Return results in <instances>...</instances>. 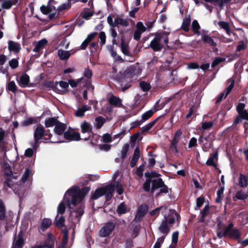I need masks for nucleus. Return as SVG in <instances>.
Returning a JSON list of instances; mask_svg holds the SVG:
<instances>
[{"instance_id": "obj_1", "label": "nucleus", "mask_w": 248, "mask_h": 248, "mask_svg": "<svg viewBox=\"0 0 248 248\" xmlns=\"http://www.w3.org/2000/svg\"><path fill=\"white\" fill-rule=\"evenodd\" d=\"M90 190V187H85L81 190L78 186H74L68 189L65 194L63 201L61 202L58 206V213L62 214L64 213L65 205L64 201L69 205L70 204L76 205L78 202L82 201L85 195L89 192Z\"/></svg>"}, {"instance_id": "obj_2", "label": "nucleus", "mask_w": 248, "mask_h": 248, "mask_svg": "<svg viewBox=\"0 0 248 248\" xmlns=\"http://www.w3.org/2000/svg\"><path fill=\"white\" fill-rule=\"evenodd\" d=\"M169 34V33L167 31L156 33L155 35L154 39L151 41L149 47L154 51H161L165 46L168 45Z\"/></svg>"}, {"instance_id": "obj_3", "label": "nucleus", "mask_w": 248, "mask_h": 248, "mask_svg": "<svg viewBox=\"0 0 248 248\" xmlns=\"http://www.w3.org/2000/svg\"><path fill=\"white\" fill-rule=\"evenodd\" d=\"M114 187L111 186H107L105 187L96 189L92 194V198L94 200L98 199L102 196L106 194L107 200H110L112 196Z\"/></svg>"}, {"instance_id": "obj_4", "label": "nucleus", "mask_w": 248, "mask_h": 248, "mask_svg": "<svg viewBox=\"0 0 248 248\" xmlns=\"http://www.w3.org/2000/svg\"><path fill=\"white\" fill-rule=\"evenodd\" d=\"M165 210L163 211L162 215L164 217V220H163L160 225L158 230L159 232L163 234V236H165V238L169 232L170 231V228L168 224V216L167 213H171L174 214L173 211H171L169 208H165Z\"/></svg>"}, {"instance_id": "obj_5", "label": "nucleus", "mask_w": 248, "mask_h": 248, "mask_svg": "<svg viewBox=\"0 0 248 248\" xmlns=\"http://www.w3.org/2000/svg\"><path fill=\"white\" fill-rule=\"evenodd\" d=\"M48 136V138H44V142H47L48 140H50L52 135L48 134L47 131H46L44 128L41 125H38L35 129L34 133V140L36 142H38L43 136Z\"/></svg>"}, {"instance_id": "obj_6", "label": "nucleus", "mask_w": 248, "mask_h": 248, "mask_svg": "<svg viewBox=\"0 0 248 248\" xmlns=\"http://www.w3.org/2000/svg\"><path fill=\"white\" fill-rule=\"evenodd\" d=\"M233 224L230 223L226 226V231L227 232V236L232 239L238 240L241 238V232L239 230L236 229H233Z\"/></svg>"}, {"instance_id": "obj_7", "label": "nucleus", "mask_w": 248, "mask_h": 248, "mask_svg": "<svg viewBox=\"0 0 248 248\" xmlns=\"http://www.w3.org/2000/svg\"><path fill=\"white\" fill-rule=\"evenodd\" d=\"M115 225L112 222H108L100 230L99 235L102 237L108 236L113 232Z\"/></svg>"}, {"instance_id": "obj_8", "label": "nucleus", "mask_w": 248, "mask_h": 248, "mask_svg": "<svg viewBox=\"0 0 248 248\" xmlns=\"http://www.w3.org/2000/svg\"><path fill=\"white\" fill-rule=\"evenodd\" d=\"M229 85L225 88V91L222 92L218 96L217 99V102H219L223 98H225L231 92L234 85V80L232 78H230L228 80Z\"/></svg>"}, {"instance_id": "obj_9", "label": "nucleus", "mask_w": 248, "mask_h": 248, "mask_svg": "<svg viewBox=\"0 0 248 248\" xmlns=\"http://www.w3.org/2000/svg\"><path fill=\"white\" fill-rule=\"evenodd\" d=\"M142 71V67L137 63L132 65L127 69V74L130 78H134L135 76L140 75Z\"/></svg>"}, {"instance_id": "obj_10", "label": "nucleus", "mask_w": 248, "mask_h": 248, "mask_svg": "<svg viewBox=\"0 0 248 248\" xmlns=\"http://www.w3.org/2000/svg\"><path fill=\"white\" fill-rule=\"evenodd\" d=\"M146 28L144 26L141 22H138L136 24V30L134 33V39L136 40H139L142 33L145 31Z\"/></svg>"}, {"instance_id": "obj_11", "label": "nucleus", "mask_w": 248, "mask_h": 248, "mask_svg": "<svg viewBox=\"0 0 248 248\" xmlns=\"http://www.w3.org/2000/svg\"><path fill=\"white\" fill-rule=\"evenodd\" d=\"M245 106L244 103L238 104L236 107V111L243 120L248 121V110L245 109Z\"/></svg>"}, {"instance_id": "obj_12", "label": "nucleus", "mask_w": 248, "mask_h": 248, "mask_svg": "<svg viewBox=\"0 0 248 248\" xmlns=\"http://www.w3.org/2000/svg\"><path fill=\"white\" fill-rule=\"evenodd\" d=\"M80 134L78 132L73 131H67L64 133V138L67 141L79 140L80 139Z\"/></svg>"}, {"instance_id": "obj_13", "label": "nucleus", "mask_w": 248, "mask_h": 248, "mask_svg": "<svg viewBox=\"0 0 248 248\" xmlns=\"http://www.w3.org/2000/svg\"><path fill=\"white\" fill-rule=\"evenodd\" d=\"M182 135V131L181 129L177 130L174 135L172 140L171 141L170 148L176 152H177V145Z\"/></svg>"}, {"instance_id": "obj_14", "label": "nucleus", "mask_w": 248, "mask_h": 248, "mask_svg": "<svg viewBox=\"0 0 248 248\" xmlns=\"http://www.w3.org/2000/svg\"><path fill=\"white\" fill-rule=\"evenodd\" d=\"M69 84L66 81H61L56 82L55 89L59 93H62L67 91Z\"/></svg>"}, {"instance_id": "obj_15", "label": "nucleus", "mask_w": 248, "mask_h": 248, "mask_svg": "<svg viewBox=\"0 0 248 248\" xmlns=\"http://www.w3.org/2000/svg\"><path fill=\"white\" fill-rule=\"evenodd\" d=\"M218 160V152L217 151L213 152L207 160L206 164L209 166H213L215 168H217V166L216 162Z\"/></svg>"}, {"instance_id": "obj_16", "label": "nucleus", "mask_w": 248, "mask_h": 248, "mask_svg": "<svg viewBox=\"0 0 248 248\" xmlns=\"http://www.w3.org/2000/svg\"><path fill=\"white\" fill-rule=\"evenodd\" d=\"M80 127L81 129V131L83 133H87L88 134H89V137L85 138L84 140H89V137L90 136V134H91L92 133V125L90 123H89L86 121H84L81 124Z\"/></svg>"}, {"instance_id": "obj_17", "label": "nucleus", "mask_w": 248, "mask_h": 248, "mask_svg": "<svg viewBox=\"0 0 248 248\" xmlns=\"http://www.w3.org/2000/svg\"><path fill=\"white\" fill-rule=\"evenodd\" d=\"M17 80L19 86L25 88L29 84L30 77L27 74L24 73L19 77L18 79H17Z\"/></svg>"}, {"instance_id": "obj_18", "label": "nucleus", "mask_w": 248, "mask_h": 248, "mask_svg": "<svg viewBox=\"0 0 248 248\" xmlns=\"http://www.w3.org/2000/svg\"><path fill=\"white\" fill-rule=\"evenodd\" d=\"M47 41L45 39H43L38 41L35 43L34 48H33V51L40 54L41 50L44 49L45 46L47 44Z\"/></svg>"}, {"instance_id": "obj_19", "label": "nucleus", "mask_w": 248, "mask_h": 248, "mask_svg": "<svg viewBox=\"0 0 248 248\" xmlns=\"http://www.w3.org/2000/svg\"><path fill=\"white\" fill-rule=\"evenodd\" d=\"M8 49L10 51H13L16 54L21 49V46L19 43L13 41H9L8 42Z\"/></svg>"}, {"instance_id": "obj_20", "label": "nucleus", "mask_w": 248, "mask_h": 248, "mask_svg": "<svg viewBox=\"0 0 248 248\" xmlns=\"http://www.w3.org/2000/svg\"><path fill=\"white\" fill-rule=\"evenodd\" d=\"M97 33L93 32L88 35L86 39L83 42L80 46V49H85L89 43L96 36Z\"/></svg>"}, {"instance_id": "obj_21", "label": "nucleus", "mask_w": 248, "mask_h": 248, "mask_svg": "<svg viewBox=\"0 0 248 248\" xmlns=\"http://www.w3.org/2000/svg\"><path fill=\"white\" fill-rule=\"evenodd\" d=\"M65 124L59 122L54 127V131L56 135L61 136L64 133V131L65 130Z\"/></svg>"}, {"instance_id": "obj_22", "label": "nucleus", "mask_w": 248, "mask_h": 248, "mask_svg": "<svg viewBox=\"0 0 248 248\" xmlns=\"http://www.w3.org/2000/svg\"><path fill=\"white\" fill-rule=\"evenodd\" d=\"M22 232H19L16 240H15L13 243L12 248H22L24 245V240L22 238Z\"/></svg>"}, {"instance_id": "obj_23", "label": "nucleus", "mask_w": 248, "mask_h": 248, "mask_svg": "<svg viewBox=\"0 0 248 248\" xmlns=\"http://www.w3.org/2000/svg\"><path fill=\"white\" fill-rule=\"evenodd\" d=\"M57 54L60 59L62 61L67 60L71 55V51H66L63 49H59Z\"/></svg>"}, {"instance_id": "obj_24", "label": "nucleus", "mask_w": 248, "mask_h": 248, "mask_svg": "<svg viewBox=\"0 0 248 248\" xmlns=\"http://www.w3.org/2000/svg\"><path fill=\"white\" fill-rule=\"evenodd\" d=\"M147 211V206L146 205H141L138 208L135 219L137 220L139 219L140 217H143Z\"/></svg>"}, {"instance_id": "obj_25", "label": "nucleus", "mask_w": 248, "mask_h": 248, "mask_svg": "<svg viewBox=\"0 0 248 248\" xmlns=\"http://www.w3.org/2000/svg\"><path fill=\"white\" fill-rule=\"evenodd\" d=\"M164 182L162 179L158 178L154 179L152 181V186L151 187V191L153 192L155 189L159 188L162 186L164 184Z\"/></svg>"}, {"instance_id": "obj_26", "label": "nucleus", "mask_w": 248, "mask_h": 248, "mask_svg": "<svg viewBox=\"0 0 248 248\" xmlns=\"http://www.w3.org/2000/svg\"><path fill=\"white\" fill-rule=\"evenodd\" d=\"M115 27H118L119 25H121L124 27H127L129 25L128 20L125 18H123L120 16H117L115 18Z\"/></svg>"}, {"instance_id": "obj_27", "label": "nucleus", "mask_w": 248, "mask_h": 248, "mask_svg": "<svg viewBox=\"0 0 248 248\" xmlns=\"http://www.w3.org/2000/svg\"><path fill=\"white\" fill-rule=\"evenodd\" d=\"M109 103L111 105L116 107H120L122 106L121 99L115 96H111L109 99Z\"/></svg>"}, {"instance_id": "obj_28", "label": "nucleus", "mask_w": 248, "mask_h": 248, "mask_svg": "<svg viewBox=\"0 0 248 248\" xmlns=\"http://www.w3.org/2000/svg\"><path fill=\"white\" fill-rule=\"evenodd\" d=\"M238 185L242 187H246L248 185V176L240 174L238 179Z\"/></svg>"}, {"instance_id": "obj_29", "label": "nucleus", "mask_w": 248, "mask_h": 248, "mask_svg": "<svg viewBox=\"0 0 248 248\" xmlns=\"http://www.w3.org/2000/svg\"><path fill=\"white\" fill-rule=\"evenodd\" d=\"M121 50L123 54L125 56H131V54L129 50V46L128 44L124 42L123 39H122L121 43Z\"/></svg>"}, {"instance_id": "obj_30", "label": "nucleus", "mask_w": 248, "mask_h": 248, "mask_svg": "<svg viewBox=\"0 0 248 248\" xmlns=\"http://www.w3.org/2000/svg\"><path fill=\"white\" fill-rule=\"evenodd\" d=\"M140 155V152L139 148H136L134 150L133 156L131 161L130 166L131 167H134L137 161H138Z\"/></svg>"}, {"instance_id": "obj_31", "label": "nucleus", "mask_w": 248, "mask_h": 248, "mask_svg": "<svg viewBox=\"0 0 248 248\" xmlns=\"http://www.w3.org/2000/svg\"><path fill=\"white\" fill-rule=\"evenodd\" d=\"M91 108V107H89L87 105H84L81 108H78L77 111L75 112V115L78 117H82L84 115L85 112L90 110Z\"/></svg>"}, {"instance_id": "obj_32", "label": "nucleus", "mask_w": 248, "mask_h": 248, "mask_svg": "<svg viewBox=\"0 0 248 248\" xmlns=\"http://www.w3.org/2000/svg\"><path fill=\"white\" fill-rule=\"evenodd\" d=\"M18 1V0H5L2 4V7L3 9H9L16 5Z\"/></svg>"}, {"instance_id": "obj_33", "label": "nucleus", "mask_w": 248, "mask_h": 248, "mask_svg": "<svg viewBox=\"0 0 248 248\" xmlns=\"http://www.w3.org/2000/svg\"><path fill=\"white\" fill-rule=\"evenodd\" d=\"M202 39L204 43H207L212 46H216L217 44L213 39L207 34H203L202 35Z\"/></svg>"}, {"instance_id": "obj_34", "label": "nucleus", "mask_w": 248, "mask_h": 248, "mask_svg": "<svg viewBox=\"0 0 248 248\" xmlns=\"http://www.w3.org/2000/svg\"><path fill=\"white\" fill-rule=\"evenodd\" d=\"M191 22L190 17L188 16L185 17L183 21L181 28L186 31H188L189 29V26Z\"/></svg>"}, {"instance_id": "obj_35", "label": "nucleus", "mask_w": 248, "mask_h": 248, "mask_svg": "<svg viewBox=\"0 0 248 248\" xmlns=\"http://www.w3.org/2000/svg\"><path fill=\"white\" fill-rule=\"evenodd\" d=\"M32 173L31 171V170L30 169H27L24 174H23L21 180L22 183H25L28 179L29 182L30 181V179L32 177Z\"/></svg>"}, {"instance_id": "obj_36", "label": "nucleus", "mask_w": 248, "mask_h": 248, "mask_svg": "<svg viewBox=\"0 0 248 248\" xmlns=\"http://www.w3.org/2000/svg\"><path fill=\"white\" fill-rule=\"evenodd\" d=\"M59 121L55 118H48L45 120V125L46 127L56 126Z\"/></svg>"}, {"instance_id": "obj_37", "label": "nucleus", "mask_w": 248, "mask_h": 248, "mask_svg": "<svg viewBox=\"0 0 248 248\" xmlns=\"http://www.w3.org/2000/svg\"><path fill=\"white\" fill-rule=\"evenodd\" d=\"M52 224V221L48 218H45L42 221L41 228L44 231L48 228Z\"/></svg>"}, {"instance_id": "obj_38", "label": "nucleus", "mask_w": 248, "mask_h": 248, "mask_svg": "<svg viewBox=\"0 0 248 248\" xmlns=\"http://www.w3.org/2000/svg\"><path fill=\"white\" fill-rule=\"evenodd\" d=\"M218 26L223 29L226 32L228 35L231 34V31L229 28V24L228 23L224 21H220L218 23Z\"/></svg>"}, {"instance_id": "obj_39", "label": "nucleus", "mask_w": 248, "mask_h": 248, "mask_svg": "<svg viewBox=\"0 0 248 248\" xmlns=\"http://www.w3.org/2000/svg\"><path fill=\"white\" fill-rule=\"evenodd\" d=\"M114 187V191L116 190L119 195H121L123 193L124 189L122 185L119 184L118 182L114 183L113 185H109Z\"/></svg>"}, {"instance_id": "obj_40", "label": "nucleus", "mask_w": 248, "mask_h": 248, "mask_svg": "<svg viewBox=\"0 0 248 248\" xmlns=\"http://www.w3.org/2000/svg\"><path fill=\"white\" fill-rule=\"evenodd\" d=\"M209 211V207L208 205L204 206V208L201 211V217L200 221L201 222L204 221V217L208 214Z\"/></svg>"}, {"instance_id": "obj_41", "label": "nucleus", "mask_w": 248, "mask_h": 248, "mask_svg": "<svg viewBox=\"0 0 248 248\" xmlns=\"http://www.w3.org/2000/svg\"><path fill=\"white\" fill-rule=\"evenodd\" d=\"M200 26L196 20H194L192 23V29L194 32L198 35H200L199 29Z\"/></svg>"}, {"instance_id": "obj_42", "label": "nucleus", "mask_w": 248, "mask_h": 248, "mask_svg": "<svg viewBox=\"0 0 248 248\" xmlns=\"http://www.w3.org/2000/svg\"><path fill=\"white\" fill-rule=\"evenodd\" d=\"M235 196L239 200H245L248 197V192L241 190L236 193Z\"/></svg>"}, {"instance_id": "obj_43", "label": "nucleus", "mask_w": 248, "mask_h": 248, "mask_svg": "<svg viewBox=\"0 0 248 248\" xmlns=\"http://www.w3.org/2000/svg\"><path fill=\"white\" fill-rule=\"evenodd\" d=\"M154 113V111L153 109H150L142 115L141 120L143 122H144L149 119Z\"/></svg>"}, {"instance_id": "obj_44", "label": "nucleus", "mask_w": 248, "mask_h": 248, "mask_svg": "<svg viewBox=\"0 0 248 248\" xmlns=\"http://www.w3.org/2000/svg\"><path fill=\"white\" fill-rule=\"evenodd\" d=\"M213 122H204L202 123V126L201 127L199 128L200 130L202 129L203 130H208L211 128L212 126L213 125Z\"/></svg>"}, {"instance_id": "obj_45", "label": "nucleus", "mask_w": 248, "mask_h": 248, "mask_svg": "<svg viewBox=\"0 0 248 248\" xmlns=\"http://www.w3.org/2000/svg\"><path fill=\"white\" fill-rule=\"evenodd\" d=\"M152 180L151 179V178H148L146 179V181L143 184V189L144 191L146 192L149 191L150 190H151V183Z\"/></svg>"}, {"instance_id": "obj_46", "label": "nucleus", "mask_w": 248, "mask_h": 248, "mask_svg": "<svg viewBox=\"0 0 248 248\" xmlns=\"http://www.w3.org/2000/svg\"><path fill=\"white\" fill-rule=\"evenodd\" d=\"M105 119L103 117L101 116L97 117L95 119L96 126L97 128H100L105 123Z\"/></svg>"}, {"instance_id": "obj_47", "label": "nucleus", "mask_w": 248, "mask_h": 248, "mask_svg": "<svg viewBox=\"0 0 248 248\" xmlns=\"http://www.w3.org/2000/svg\"><path fill=\"white\" fill-rule=\"evenodd\" d=\"M64 218L63 217L57 216L55 219V223L57 227L61 228L64 226Z\"/></svg>"}, {"instance_id": "obj_48", "label": "nucleus", "mask_w": 248, "mask_h": 248, "mask_svg": "<svg viewBox=\"0 0 248 248\" xmlns=\"http://www.w3.org/2000/svg\"><path fill=\"white\" fill-rule=\"evenodd\" d=\"M117 212L119 215L125 214L127 212V209L124 202L121 203L118 207Z\"/></svg>"}, {"instance_id": "obj_49", "label": "nucleus", "mask_w": 248, "mask_h": 248, "mask_svg": "<svg viewBox=\"0 0 248 248\" xmlns=\"http://www.w3.org/2000/svg\"><path fill=\"white\" fill-rule=\"evenodd\" d=\"M171 211H173L174 212V214L172 213H167V216H168V222H169L170 225H172L174 223L175 220V217L177 216L176 212L174 210H171Z\"/></svg>"}, {"instance_id": "obj_50", "label": "nucleus", "mask_w": 248, "mask_h": 248, "mask_svg": "<svg viewBox=\"0 0 248 248\" xmlns=\"http://www.w3.org/2000/svg\"><path fill=\"white\" fill-rule=\"evenodd\" d=\"M7 89L15 93L17 89V86L14 81H10L8 84Z\"/></svg>"}, {"instance_id": "obj_51", "label": "nucleus", "mask_w": 248, "mask_h": 248, "mask_svg": "<svg viewBox=\"0 0 248 248\" xmlns=\"http://www.w3.org/2000/svg\"><path fill=\"white\" fill-rule=\"evenodd\" d=\"M165 208H169L167 206H161L160 207L156 208V209L152 210L150 212V215L151 216H156L159 214V211H161V213H162L163 211L165 210Z\"/></svg>"}, {"instance_id": "obj_52", "label": "nucleus", "mask_w": 248, "mask_h": 248, "mask_svg": "<svg viewBox=\"0 0 248 248\" xmlns=\"http://www.w3.org/2000/svg\"><path fill=\"white\" fill-rule=\"evenodd\" d=\"M68 232L65 231L63 234V240L61 245L59 246L58 248H65V246L67 243L68 241Z\"/></svg>"}, {"instance_id": "obj_53", "label": "nucleus", "mask_w": 248, "mask_h": 248, "mask_svg": "<svg viewBox=\"0 0 248 248\" xmlns=\"http://www.w3.org/2000/svg\"><path fill=\"white\" fill-rule=\"evenodd\" d=\"M156 122V120H155L154 121L150 122V123L146 124L144 126L142 127V131L144 132L148 131L150 129H151L152 128L154 125L155 124Z\"/></svg>"}, {"instance_id": "obj_54", "label": "nucleus", "mask_w": 248, "mask_h": 248, "mask_svg": "<svg viewBox=\"0 0 248 248\" xmlns=\"http://www.w3.org/2000/svg\"><path fill=\"white\" fill-rule=\"evenodd\" d=\"M141 89L144 92H146L149 90L151 88V86L149 83H147L145 81H141L140 83Z\"/></svg>"}, {"instance_id": "obj_55", "label": "nucleus", "mask_w": 248, "mask_h": 248, "mask_svg": "<svg viewBox=\"0 0 248 248\" xmlns=\"http://www.w3.org/2000/svg\"><path fill=\"white\" fill-rule=\"evenodd\" d=\"M129 147V145L127 144H125L123 146L121 151V157L123 159L126 156Z\"/></svg>"}, {"instance_id": "obj_56", "label": "nucleus", "mask_w": 248, "mask_h": 248, "mask_svg": "<svg viewBox=\"0 0 248 248\" xmlns=\"http://www.w3.org/2000/svg\"><path fill=\"white\" fill-rule=\"evenodd\" d=\"M165 236L158 238L154 246V248H160L165 240Z\"/></svg>"}, {"instance_id": "obj_57", "label": "nucleus", "mask_w": 248, "mask_h": 248, "mask_svg": "<svg viewBox=\"0 0 248 248\" xmlns=\"http://www.w3.org/2000/svg\"><path fill=\"white\" fill-rule=\"evenodd\" d=\"M5 217V208L3 202L0 200V219L3 220Z\"/></svg>"}, {"instance_id": "obj_58", "label": "nucleus", "mask_w": 248, "mask_h": 248, "mask_svg": "<svg viewBox=\"0 0 248 248\" xmlns=\"http://www.w3.org/2000/svg\"><path fill=\"white\" fill-rule=\"evenodd\" d=\"M55 2V1L53 0L49 1L47 8H48L49 13L54 12L55 11L56 7L53 5Z\"/></svg>"}, {"instance_id": "obj_59", "label": "nucleus", "mask_w": 248, "mask_h": 248, "mask_svg": "<svg viewBox=\"0 0 248 248\" xmlns=\"http://www.w3.org/2000/svg\"><path fill=\"white\" fill-rule=\"evenodd\" d=\"M52 243H50L49 240H47V242H46L45 243L37 246L35 248H52Z\"/></svg>"}, {"instance_id": "obj_60", "label": "nucleus", "mask_w": 248, "mask_h": 248, "mask_svg": "<svg viewBox=\"0 0 248 248\" xmlns=\"http://www.w3.org/2000/svg\"><path fill=\"white\" fill-rule=\"evenodd\" d=\"M106 34L103 31H101L99 33V38L100 39V44L101 46H103L106 42Z\"/></svg>"}, {"instance_id": "obj_61", "label": "nucleus", "mask_w": 248, "mask_h": 248, "mask_svg": "<svg viewBox=\"0 0 248 248\" xmlns=\"http://www.w3.org/2000/svg\"><path fill=\"white\" fill-rule=\"evenodd\" d=\"M224 61V59L221 58H216L212 63V67L213 68L215 67L217 65L219 64L220 62Z\"/></svg>"}, {"instance_id": "obj_62", "label": "nucleus", "mask_w": 248, "mask_h": 248, "mask_svg": "<svg viewBox=\"0 0 248 248\" xmlns=\"http://www.w3.org/2000/svg\"><path fill=\"white\" fill-rule=\"evenodd\" d=\"M18 65V61L16 59H13L9 62V65L12 69L16 68Z\"/></svg>"}, {"instance_id": "obj_63", "label": "nucleus", "mask_w": 248, "mask_h": 248, "mask_svg": "<svg viewBox=\"0 0 248 248\" xmlns=\"http://www.w3.org/2000/svg\"><path fill=\"white\" fill-rule=\"evenodd\" d=\"M70 42L67 41L66 38H64L61 41L60 46L64 47L65 49L68 48L69 46Z\"/></svg>"}, {"instance_id": "obj_64", "label": "nucleus", "mask_w": 248, "mask_h": 248, "mask_svg": "<svg viewBox=\"0 0 248 248\" xmlns=\"http://www.w3.org/2000/svg\"><path fill=\"white\" fill-rule=\"evenodd\" d=\"M197 140L196 138L193 137L190 140H189V143H188V147L189 148H191L192 147H195L197 146Z\"/></svg>"}]
</instances>
